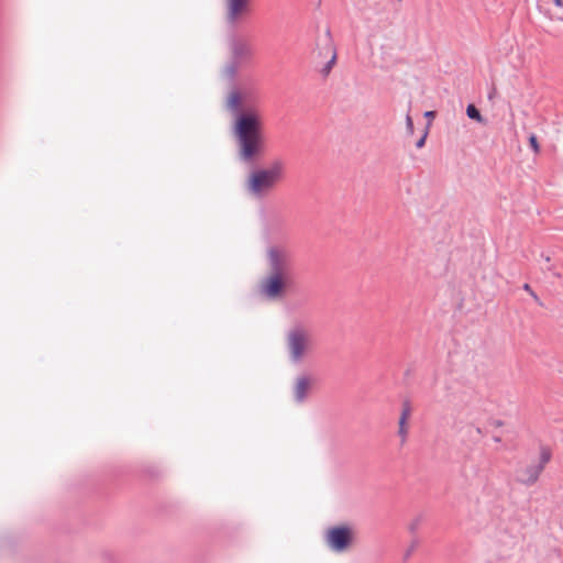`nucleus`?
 I'll return each instance as SVG.
<instances>
[{"label":"nucleus","instance_id":"obj_22","mask_svg":"<svg viewBox=\"0 0 563 563\" xmlns=\"http://www.w3.org/2000/svg\"><path fill=\"white\" fill-rule=\"evenodd\" d=\"M424 118H427L429 120L428 124H430V121L435 118V111H426ZM427 126L429 128V125H427Z\"/></svg>","mask_w":563,"mask_h":563},{"label":"nucleus","instance_id":"obj_25","mask_svg":"<svg viewBox=\"0 0 563 563\" xmlns=\"http://www.w3.org/2000/svg\"><path fill=\"white\" fill-rule=\"evenodd\" d=\"M494 440H495L496 442H499V441H500V438L495 437V438H494Z\"/></svg>","mask_w":563,"mask_h":563},{"label":"nucleus","instance_id":"obj_20","mask_svg":"<svg viewBox=\"0 0 563 563\" xmlns=\"http://www.w3.org/2000/svg\"><path fill=\"white\" fill-rule=\"evenodd\" d=\"M427 136H428V126L426 128V130H424L423 134L420 136V139L416 142L417 148H422L424 146Z\"/></svg>","mask_w":563,"mask_h":563},{"label":"nucleus","instance_id":"obj_19","mask_svg":"<svg viewBox=\"0 0 563 563\" xmlns=\"http://www.w3.org/2000/svg\"><path fill=\"white\" fill-rule=\"evenodd\" d=\"M523 290H526L527 292H529V295L532 296V298L534 299V301L542 306V301L540 300V298L538 297V295L532 290L531 286L529 284H525L523 285Z\"/></svg>","mask_w":563,"mask_h":563},{"label":"nucleus","instance_id":"obj_14","mask_svg":"<svg viewBox=\"0 0 563 563\" xmlns=\"http://www.w3.org/2000/svg\"><path fill=\"white\" fill-rule=\"evenodd\" d=\"M239 64V62L231 59V62L225 66L224 73L229 79L234 80L238 73Z\"/></svg>","mask_w":563,"mask_h":563},{"label":"nucleus","instance_id":"obj_3","mask_svg":"<svg viewBox=\"0 0 563 563\" xmlns=\"http://www.w3.org/2000/svg\"><path fill=\"white\" fill-rule=\"evenodd\" d=\"M286 346L289 361L292 364H300L308 349V336L301 327H295L286 335Z\"/></svg>","mask_w":563,"mask_h":563},{"label":"nucleus","instance_id":"obj_5","mask_svg":"<svg viewBox=\"0 0 563 563\" xmlns=\"http://www.w3.org/2000/svg\"><path fill=\"white\" fill-rule=\"evenodd\" d=\"M278 183L275 181L264 168L254 169L246 180L247 191L256 197L262 198L266 192L272 190Z\"/></svg>","mask_w":563,"mask_h":563},{"label":"nucleus","instance_id":"obj_23","mask_svg":"<svg viewBox=\"0 0 563 563\" xmlns=\"http://www.w3.org/2000/svg\"><path fill=\"white\" fill-rule=\"evenodd\" d=\"M554 4L558 7V8H562L563 7V0H553Z\"/></svg>","mask_w":563,"mask_h":563},{"label":"nucleus","instance_id":"obj_18","mask_svg":"<svg viewBox=\"0 0 563 563\" xmlns=\"http://www.w3.org/2000/svg\"><path fill=\"white\" fill-rule=\"evenodd\" d=\"M421 520H422V517H421V516H418L417 518H415V519L410 522V525H409L408 529H409V531H410L411 533H416V532H417V530H418V528H419V526H420Z\"/></svg>","mask_w":563,"mask_h":563},{"label":"nucleus","instance_id":"obj_10","mask_svg":"<svg viewBox=\"0 0 563 563\" xmlns=\"http://www.w3.org/2000/svg\"><path fill=\"white\" fill-rule=\"evenodd\" d=\"M310 388L309 377L302 375L297 378L295 387H294V398L295 401L301 404L306 400L308 391Z\"/></svg>","mask_w":563,"mask_h":563},{"label":"nucleus","instance_id":"obj_4","mask_svg":"<svg viewBox=\"0 0 563 563\" xmlns=\"http://www.w3.org/2000/svg\"><path fill=\"white\" fill-rule=\"evenodd\" d=\"M324 541L330 550L342 553L352 544L353 531L346 525L332 526L325 531Z\"/></svg>","mask_w":563,"mask_h":563},{"label":"nucleus","instance_id":"obj_16","mask_svg":"<svg viewBox=\"0 0 563 563\" xmlns=\"http://www.w3.org/2000/svg\"><path fill=\"white\" fill-rule=\"evenodd\" d=\"M528 142H529V145L531 147V150L538 154L540 152V145H539V142H538V137L534 133H531L528 137Z\"/></svg>","mask_w":563,"mask_h":563},{"label":"nucleus","instance_id":"obj_13","mask_svg":"<svg viewBox=\"0 0 563 563\" xmlns=\"http://www.w3.org/2000/svg\"><path fill=\"white\" fill-rule=\"evenodd\" d=\"M466 115L471 119V120H475L479 123H484L486 120L483 118V115L481 114V111L475 107V104L473 103H470L467 107H466Z\"/></svg>","mask_w":563,"mask_h":563},{"label":"nucleus","instance_id":"obj_9","mask_svg":"<svg viewBox=\"0 0 563 563\" xmlns=\"http://www.w3.org/2000/svg\"><path fill=\"white\" fill-rule=\"evenodd\" d=\"M541 473L542 465H529L519 472L518 482L526 486H531L538 481Z\"/></svg>","mask_w":563,"mask_h":563},{"label":"nucleus","instance_id":"obj_21","mask_svg":"<svg viewBox=\"0 0 563 563\" xmlns=\"http://www.w3.org/2000/svg\"><path fill=\"white\" fill-rule=\"evenodd\" d=\"M406 129L409 133H413V121L409 114L406 115Z\"/></svg>","mask_w":563,"mask_h":563},{"label":"nucleus","instance_id":"obj_26","mask_svg":"<svg viewBox=\"0 0 563 563\" xmlns=\"http://www.w3.org/2000/svg\"><path fill=\"white\" fill-rule=\"evenodd\" d=\"M501 424H503V422H501V421H497V422H496V426H501Z\"/></svg>","mask_w":563,"mask_h":563},{"label":"nucleus","instance_id":"obj_8","mask_svg":"<svg viewBox=\"0 0 563 563\" xmlns=\"http://www.w3.org/2000/svg\"><path fill=\"white\" fill-rule=\"evenodd\" d=\"M230 49L232 54V59L239 63L241 59L249 58L253 54L251 45L246 41L240 40L236 36L231 37Z\"/></svg>","mask_w":563,"mask_h":563},{"label":"nucleus","instance_id":"obj_17","mask_svg":"<svg viewBox=\"0 0 563 563\" xmlns=\"http://www.w3.org/2000/svg\"><path fill=\"white\" fill-rule=\"evenodd\" d=\"M418 544H419V540L418 539H413L411 541L409 548L404 553V561H408L410 559V556L412 555L413 551L417 549Z\"/></svg>","mask_w":563,"mask_h":563},{"label":"nucleus","instance_id":"obj_12","mask_svg":"<svg viewBox=\"0 0 563 563\" xmlns=\"http://www.w3.org/2000/svg\"><path fill=\"white\" fill-rule=\"evenodd\" d=\"M264 170H266L275 181L279 183L285 177L286 163L282 158H275Z\"/></svg>","mask_w":563,"mask_h":563},{"label":"nucleus","instance_id":"obj_24","mask_svg":"<svg viewBox=\"0 0 563 563\" xmlns=\"http://www.w3.org/2000/svg\"><path fill=\"white\" fill-rule=\"evenodd\" d=\"M495 92H496V89L493 88V90L488 93V98L492 99L493 96L495 95Z\"/></svg>","mask_w":563,"mask_h":563},{"label":"nucleus","instance_id":"obj_2","mask_svg":"<svg viewBox=\"0 0 563 563\" xmlns=\"http://www.w3.org/2000/svg\"><path fill=\"white\" fill-rule=\"evenodd\" d=\"M266 275L261 279L260 294L267 300L284 298L294 271L291 253L277 245L266 250Z\"/></svg>","mask_w":563,"mask_h":563},{"label":"nucleus","instance_id":"obj_15","mask_svg":"<svg viewBox=\"0 0 563 563\" xmlns=\"http://www.w3.org/2000/svg\"><path fill=\"white\" fill-rule=\"evenodd\" d=\"M551 460V451L548 448L542 446L540 452V461L537 465H542V471L544 470V466L550 462Z\"/></svg>","mask_w":563,"mask_h":563},{"label":"nucleus","instance_id":"obj_6","mask_svg":"<svg viewBox=\"0 0 563 563\" xmlns=\"http://www.w3.org/2000/svg\"><path fill=\"white\" fill-rule=\"evenodd\" d=\"M317 46L319 47L320 56L330 57L329 60L324 64V66L320 69L321 75L323 77H327L332 70L334 64L336 63V48L331 35L330 27L325 30L323 38L317 42Z\"/></svg>","mask_w":563,"mask_h":563},{"label":"nucleus","instance_id":"obj_11","mask_svg":"<svg viewBox=\"0 0 563 563\" xmlns=\"http://www.w3.org/2000/svg\"><path fill=\"white\" fill-rule=\"evenodd\" d=\"M411 413V406L409 400H405L402 402V409L398 421V434L401 439V444H404L408 437V429H407V420Z\"/></svg>","mask_w":563,"mask_h":563},{"label":"nucleus","instance_id":"obj_1","mask_svg":"<svg viewBox=\"0 0 563 563\" xmlns=\"http://www.w3.org/2000/svg\"><path fill=\"white\" fill-rule=\"evenodd\" d=\"M241 103V92L232 90L227 100V108L233 117L231 135L238 159L244 164H254L264 153L263 122L256 110H245Z\"/></svg>","mask_w":563,"mask_h":563},{"label":"nucleus","instance_id":"obj_7","mask_svg":"<svg viewBox=\"0 0 563 563\" xmlns=\"http://www.w3.org/2000/svg\"><path fill=\"white\" fill-rule=\"evenodd\" d=\"M249 10V0H227V15L228 24L235 25L241 15Z\"/></svg>","mask_w":563,"mask_h":563}]
</instances>
